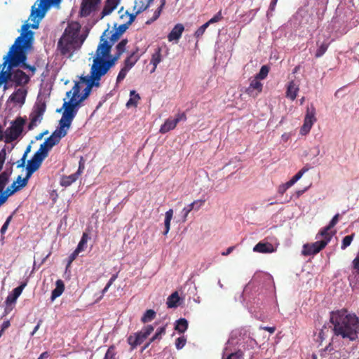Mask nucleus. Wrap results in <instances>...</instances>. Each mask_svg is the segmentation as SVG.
I'll return each instance as SVG.
<instances>
[{
	"mask_svg": "<svg viewBox=\"0 0 359 359\" xmlns=\"http://www.w3.org/2000/svg\"><path fill=\"white\" fill-rule=\"evenodd\" d=\"M353 273L349 275L348 280L353 289H359V251L352 261Z\"/></svg>",
	"mask_w": 359,
	"mask_h": 359,
	"instance_id": "nucleus-13",
	"label": "nucleus"
},
{
	"mask_svg": "<svg viewBox=\"0 0 359 359\" xmlns=\"http://www.w3.org/2000/svg\"><path fill=\"white\" fill-rule=\"evenodd\" d=\"M311 152L315 157L318 156L320 152V147L318 145L313 147L311 149Z\"/></svg>",
	"mask_w": 359,
	"mask_h": 359,
	"instance_id": "nucleus-57",
	"label": "nucleus"
},
{
	"mask_svg": "<svg viewBox=\"0 0 359 359\" xmlns=\"http://www.w3.org/2000/svg\"><path fill=\"white\" fill-rule=\"evenodd\" d=\"M184 30V27L182 24L178 23L175 25L171 32L168 35V39L170 42L177 43L181 38L182 34Z\"/></svg>",
	"mask_w": 359,
	"mask_h": 359,
	"instance_id": "nucleus-19",
	"label": "nucleus"
},
{
	"mask_svg": "<svg viewBox=\"0 0 359 359\" xmlns=\"http://www.w3.org/2000/svg\"><path fill=\"white\" fill-rule=\"evenodd\" d=\"M55 288L52 291L51 301H54L60 297L65 290V285L62 280H57L55 283Z\"/></svg>",
	"mask_w": 359,
	"mask_h": 359,
	"instance_id": "nucleus-27",
	"label": "nucleus"
},
{
	"mask_svg": "<svg viewBox=\"0 0 359 359\" xmlns=\"http://www.w3.org/2000/svg\"><path fill=\"white\" fill-rule=\"evenodd\" d=\"M88 239V236L87 233H83L81 239L75 250H76L79 252L83 251L86 247Z\"/></svg>",
	"mask_w": 359,
	"mask_h": 359,
	"instance_id": "nucleus-37",
	"label": "nucleus"
},
{
	"mask_svg": "<svg viewBox=\"0 0 359 359\" xmlns=\"http://www.w3.org/2000/svg\"><path fill=\"white\" fill-rule=\"evenodd\" d=\"M165 333V327H161L156 330L155 334L151 338V341H155L156 340H160L162 336Z\"/></svg>",
	"mask_w": 359,
	"mask_h": 359,
	"instance_id": "nucleus-39",
	"label": "nucleus"
},
{
	"mask_svg": "<svg viewBox=\"0 0 359 359\" xmlns=\"http://www.w3.org/2000/svg\"><path fill=\"white\" fill-rule=\"evenodd\" d=\"M316 238L318 239L316 242L304 245L303 255H311L317 254L327 245L332 238V236H320L319 233L316 236Z\"/></svg>",
	"mask_w": 359,
	"mask_h": 359,
	"instance_id": "nucleus-9",
	"label": "nucleus"
},
{
	"mask_svg": "<svg viewBox=\"0 0 359 359\" xmlns=\"http://www.w3.org/2000/svg\"><path fill=\"white\" fill-rule=\"evenodd\" d=\"M117 5V0H107L106 5L102 11V14L104 15L110 14L114 9L116 8Z\"/></svg>",
	"mask_w": 359,
	"mask_h": 359,
	"instance_id": "nucleus-31",
	"label": "nucleus"
},
{
	"mask_svg": "<svg viewBox=\"0 0 359 359\" xmlns=\"http://www.w3.org/2000/svg\"><path fill=\"white\" fill-rule=\"evenodd\" d=\"M41 323V320H39V323H37V325L34 327L33 331L32 332V333H31L32 336H33L37 332V330L39 329Z\"/></svg>",
	"mask_w": 359,
	"mask_h": 359,
	"instance_id": "nucleus-61",
	"label": "nucleus"
},
{
	"mask_svg": "<svg viewBox=\"0 0 359 359\" xmlns=\"http://www.w3.org/2000/svg\"><path fill=\"white\" fill-rule=\"evenodd\" d=\"M46 107L43 104H41L40 106H38L36 109L33 111L37 114L38 115H41V116L43 117V113L45 111Z\"/></svg>",
	"mask_w": 359,
	"mask_h": 359,
	"instance_id": "nucleus-53",
	"label": "nucleus"
},
{
	"mask_svg": "<svg viewBox=\"0 0 359 359\" xmlns=\"http://www.w3.org/2000/svg\"><path fill=\"white\" fill-rule=\"evenodd\" d=\"M309 170V168H303L302 169H301L295 175V178L297 179L298 180H299L303 176V175L307 172Z\"/></svg>",
	"mask_w": 359,
	"mask_h": 359,
	"instance_id": "nucleus-55",
	"label": "nucleus"
},
{
	"mask_svg": "<svg viewBox=\"0 0 359 359\" xmlns=\"http://www.w3.org/2000/svg\"><path fill=\"white\" fill-rule=\"evenodd\" d=\"M61 0H37L32 7L29 20L32 22V28L37 29L39 22L45 17L51 6L59 5Z\"/></svg>",
	"mask_w": 359,
	"mask_h": 359,
	"instance_id": "nucleus-7",
	"label": "nucleus"
},
{
	"mask_svg": "<svg viewBox=\"0 0 359 359\" xmlns=\"http://www.w3.org/2000/svg\"><path fill=\"white\" fill-rule=\"evenodd\" d=\"M121 36V35L115 29H107L102 35L100 43H102L104 41H107V39H109V41H108V42L111 43L112 46L116 41H118Z\"/></svg>",
	"mask_w": 359,
	"mask_h": 359,
	"instance_id": "nucleus-22",
	"label": "nucleus"
},
{
	"mask_svg": "<svg viewBox=\"0 0 359 359\" xmlns=\"http://www.w3.org/2000/svg\"><path fill=\"white\" fill-rule=\"evenodd\" d=\"M234 344V340L233 339L228 340L223 351V355H228L226 359H241L243 356V352L241 351L231 352L233 349L231 348V346Z\"/></svg>",
	"mask_w": 359,
	"mask_h": 359,
	"instance_id": "nucleus-17",
	"label": "nucleus"
},
{
	"mask_svg": "<svg viewBox=\"0 0 359 359\" xmlns=\"http://www.w3.org/2000/svg\"><path fill=\"white\" fill-rule=\"evenodd\" d=\"M330 321L334 326L336 336L348 341L355 340L359 334V320L358 317L346 310L332 312Z\"/></svg>",
	"mask_w": 359,
	"mask_h": 359,
	"instance_id": "nucleus-4",
	"label": "nucleus"
},
{
	"mask_svg": "<svg viewBox=\"0 0 359 359\" xmlns=\"http://www.w3.org/2000/svg\"><path fill=\"white\" fill-rule=\"evenodd\" d=\"M156 316V312L152 309L147 310L142 316L141 320L142 323H146L151 321Z\"/></svg>",
	"mask_w": 359,
	"mask_h": 359,
	"instance_id": "nucleus-35",
	"label": "nucleus"
},
{
	"mask_svg": "<svg viewBox=\"0 0 359 359\" xmlns=\"http://www.w3.org/2000/svg\"><path fill=\"white\" fill-rule=\"evenodd\" d=\"M339 214H336L332 217V219L330 222L329 224L327 226L324 227L320 231V236H332V235L329 232V231L337 224V222L339 221Z\"/></svg>",
	"mask_w": 359,
	"mask_h": 359,
	"instance_id": "nucleus-26",
	"label": "nucleus"
},
{
	"mask_svg": "<svg viewBox=\"0 0 359 359\" xmlns=\"http://www.w3.org/2000/svg\"><path fill=\"white\" fill-rule=\"evenodd\" d=\"M49 356V354L48 352H43L42 353L40 356L38 358V359H46Z\"/></svg>",
	"mask_w": 359,
	"mask_h": 359,
	"instance_id": "nucleus-63",
	"label": "nucleus"
},
{
	"mask_svg": "<svg viewBox=\"0 0 359 359\" xmlns=\"http://www.w3.org/2000/svg\"><path fill=\"white\" fill-rule=\"evenodd\" d=\"M71 116L65 114L63 119L59 121V126L48 137L45 142L40 145L39 149L35 152L33 157L27 161L26 166V176L22 179L18 176L17 180L8 187L5 191H3L4 174L1 173V205L4 203L8 198L20 190L27 184L28 180L32 174L36 172L41 166L43 161L47 157L49 151L60 140L64 137L69 129V121Z\"/></svg>",
	"mask_w": 359,
	"mask_h": 359,
	"instance_id": "nucleus-2",
	"label": "nucleus"
},
{
	"mask_svg": "<svg viewBox=\"0 0 359 359\" xmlns=\"http://www.w3.org/2000/svg\"><path fill=\"white\" fill-rule=\"evenodd\" d=\"M31 145H28L27 147L26 148L25 151V153L23 154V156H25V157L27 158V154L31 151Z\"/></svg>",
	"mask_w": 359,
	"mask_h": 359,
	"instance_id": "nucleus-64",
	"label": "nucleus"
},
{
	"mask_svg": "<svg viewBox=\"0 0 359 359\" xmlns=\"http://www.w3.org/2000/svg\"><path fill=\"white\" fill-rule=\"evenodd\" d=\"M27 95V90L23 88H18L10 97V100L20 104H24Z\"/></svg>",
	"mask_w": 359,
	"mask_h": 359,
	"instance_id": "nucleus-23",
	"label": "nucleus"
},
{
	"mask_svg": "<svg viewBox=\"0 0 359 359\" xmlns=\"http://www.w3.org/2000/svg\"><path fill=\"white\" fill-rule=\"evenodd\" d=\"M81 25L77 22L69 23L57 43L60 53L68 57L79 49L86 39V36L80 34Z\"/></svg>",
	"mask_w": 359,
	"mask_h": 359,
	"instance_id": "nucleus-5",
	"label": "nucleus"
},
{
	"mask_svg": "<svg viewBox=\"0 0 359 359\" xmlns=\"http://www.w3.org/2000/svg\"><path fill=\"white\" fill-rule=\"evenodd\" d=\"M204 201L197 200L194 201L191 203L189 204L187 206L184 207L182 210V222H185L187 220V217L189 213L195 208V205L198 204V205L196 208V210H198L201 208L202 205L203 204Z\"/></svg>",
	"mask_w": 359,
	"mask_h": 359,
	"instance_id": "nucleus-24",
	"label": "nucleus"
},
{
	"mask_svg": "<svg viewBox=\"0 0 359 359\" xmlns=\"http://www.w3.org/2000/svg\"><path fill=\"white\" fill-rule=\"evenodd\" d=\"M32 24L22 26L21 34L15 39L6 55L4 57L1 69V84L4 90L9 87H24L35 74L34 65L26 63L27 54L33 48L34 33L29 30Z\"/></svg>",
	"mask_w": 359,
	"mask_h": 359,
	"instance_id": "nucleus-1",
	"label": "nucleus"
},
{
	"mask_svg": "<svg viewBox=\"0 0 359 359\" xmlns=\"http://www.w3.org/2000/svg\"><path fill=\"white\" fill-rule=\"evenodd\" d=\"M101 0H83L81 7V13L83 16H87L94 11L100 4Z\"/></svg>",
	"mask_w": 359,
	"mask_h": 359,
	"instance_id": "nucleus-16",
	"label": "nucleus"
},
{
	"mask_svg": "<svg viewBox=\"0 0 359 359\" xmlns=\"http://www.w3.org/2000/svg\"><path fill=\"white\" fill-rule=\"evenodd\" d=\"M26 158L25 156H22V157L16 162L17 167L23 168L25 165Z\"/></svg>",
	"mask_w": 359,
	"mask_h": 359,
	"instance_id": "nucleus-56",
	"label": "nucleus"
},
{
	"mask_svg": "<svg viewBox=\"0 0 359 359\" xmlns=\"http://www.w3.org/2000/svg\"><path fill=\"white\" fill-rule=\"evenodd\" d=\"M26 285L27 282L22 283L20 286L15 287L12 292L8 294L5 302L6 306L4 309V313L6 315L13 310L18 298L20 297Z\"/></svg>",
	"mask_w": 359,
	"mask_h": 359,
	"instance_id": "nucleus-12",
	"label": "nucleus"
},
{
	"mask_svg": "<svg viewBox=\"0 0 359 359\" xmlns=\"http://www.w3.org/2000/svg\"><path fill=\"white\" fill-rule=\"evenodd\" d=\"M80 252L75 250L69 257L68 265H70L72 262L77 257Z\"/></svg>",
	"mask_w": 359,
	"mask_h": 359,
	"instance_id": "nucleus-54",
	"label": "nucleus"
},
{
	"mask_svg": "<svg viewBox=\"0 0 359 359\" xmlns=\"http://www.w3.org/2000/svg\"><path fill=\"white\" fill-rule=\"evenodd\" d=\"M108 67L106 66L100 67L97 63L93 61V64L90 67V74L87 76H81V80L86 84V87L84 89V94L81 96L79 83L76 82L72 88V91L67 93V96L70 97L68 102L65 101L62 108L65 109L62 118L60 121H62L67 113L71 116L69 121V128L71 127L72 122L76 116L77 111L80 107V102L86 99L91 92L93 88H98L100 86V80L107 73Z\"/></svg>",
	"mask_w": 359,
	"mask_h": 359,
	"instance_id": "nucleus-3",
	"label": "nucleus"
},
{
	"mask_svg": "<svg viewBox=\"0 0 359 359\" xmlns=\"http://www.w3.org/2000/svg\"><path fill=\"white\" fill-rule=\"evenodd\" d=\"M276 250V248L270 243L259 242L253 248V251L259 253H272Z\"/></svg>",
	"mask_w": 359,
	"mask_h": 359,
	"instance_id": "nucleus-21",
	"label": "nucleus"
},
{
	"mask_svg": "<svg viewBox=\"0 0 359 359\" xmlns=\"http://www.w3.org/2000/svg\"><path fill=\"white\" fill-rule=\"evenodd\" d=\"M128 43L127 39L121 40L116 46V53L112 57H110L111 43L108 41H104L100 43L93 57V62L100 67H107V72L114 66L116 62L120 56L126 51V47Z\"/></svg>",
	"mask_w": 359,
	"mask_h": 359,
	"instance_id": "nucleus-6",
	"label": "nucleus"
},
{
	"mask_svg": "<svg viewBox=\"0 0 359 359\" xmlns=\"http://www.w3.org/2000/svg\"><path fill=\"white\" fill-rule=\"evenodd\" d=\"M137 60L138 59L134 55V53H132L125 60L123 67H126L130 70L137 62Z\"/></svg>",
	"mask_w": 359,
	"mask_h": 359,
	"instance_id": "nucleus-36",
	"label": "nucleus"
},
{
	"mask_svg": "<svg viewBox=\"0 0 359 359\" xmlns=\"http://www.w3.org/2000/svg\"><path fill=\"white\" fill-rule=\"evenodd\" d=\"M140 100V96L135 90H132L130 92V99L126 103V107L130 108V107H136L138 101Z\"/></svg>",
	"mask_w": 359,
	"mask_h": 359,
	"instance_id": "nucleus-29",
	"label": "nucleus"
},
{
	"mask_svg": "<svg viewBox=\"0 0 359 359\" xmlns=\"http://www.w3.org/2000/svg\"><path fill=\"white\" fill-rule=\"evenodd\" d=\"M262 90V83L259 79H253L246 89V93L252 97L257 96Z\"/></svg>",
	"mask_w": 359,
	"mask_h": 359,
	"instance_id": "nucleus-18",
	"label": "nucleus"
},
{
	"mask_svg": "<svg viewBox=\"0 0 359 359\" xmlns=\"http://www.w3.org/2000/svg\"><path fill=\"white\" fill-rule=\"evenodd\" d=\"M162 61V55H161V48L158 47L154 53L151 55V59L150 63L153 65V69L151 70V72L153 73L156 71V69L158 65Z\"/></svg>",
	"mask_w": 359,
	"mask_h": 359,
	"instance_id": "nucleus-25",
	"label": "nucleus"
},
{
	"mask_svg": "<svg viewBox=\"0 0 359 359\" xmlns=\"http://www.w3.org/2000/svg\"><path fill=\"white\" fill-rule=\"evenodd\" d=\"M209 23H205L202 26H201L194 33V36L196 38L201 37L204 32H205L206 29L208 27Z\"/></svg>",
	"mask_w": 359,
	"mask_h": 359,
	"instance_id": "nucleus-46",
	"label": "nucleus"
},
{
	"mask_svg": "<svg viewBox=\"0 0 359 359\" xmlns=\"http://www.w3.org/2000/svg\"><path fill=\"white\" fill-rule=\"evenodd\" d=\"M165 4V0H163L161 1V4L160 6L154 12L153 15H152L151 20L149 21H148L147 23H150L151 22H154V21H155L156 20H157L158 18V17L160 16L161 13L162 11V9L164 7Z\"/></svg>",
	"mask_w": 359,
	"mask_h": 359,
	"instance_id": "nucleus-38",
	"label": "nucleus"
},
{
	"mask_svg": "<svg viewBox=\"0 0 359 359\" xmlns=\"http://www.w3.org/2000/svg\"><path fill=\"white\" fill-rule=\"evenodd\" d=\"M172 216H173V210L172 209H169L165 213V221H164L165 231L163 232L164 235H167L170 229V222L172 219Z\"/></svg>",
	"mask_w": 359,
	"mask_h": 359,
	"instance_id": "nucleus-30",
	"label": "nucleus"
},
{
	"mask_svg": "<svg viewBox=\"0 0 359 359\" xmlns=\"http://www.w3.org/2000/svg\"><path fill=\"white\" fill-rule=\"evenodd\" d=\"M116 353L113 346L109 347L104 355V359H115Z\"/></svg>",
	"mask_w": 359,
	"mask_h": 359,
	"instance_id": "nucleus-48",
	"label": "nucleus"
},
{
	"mask_svg": "<svg viewBox=\"0 0 359 359\" xmlns=\"http://www.w3.org/2000/svg\"><path fill=\"white\" fill-rule=\"evenodd\" d=\"M118 277V274H114L108 283H107L106 286L104 287V289L102 291V296L100 297V299H102V296L108 291L109 288L111 287V285L113 284V283L116 280V279Z\"/></svg>",
	"mask_w": 359,
	"mask_h": 359,
	"instance_id": "nucleus-43",
	"label": "nucleus"
},
{
	"mask_svg": "<svg viewBox=\"0 0 359 359\" xmlns=\"http://www.w3.org/2000/svg\"><path fill=\"white\" fill-rule=\"evenodd\" d=\"M180 297L177 292H173L167 299V306L168 308H175L177 306Z\"/></svg>",
	"mask_w": 359,
	"mask_h": 359,
	"instance_id": "nucleus-32",
	"label": "nucleus"
},
{
	"mask_svg": "<svg viewBox=\"0 0 359 359\" xmlns=\"http://www.w3.org/2000/svg\"><path fill=\"white\" fill-rule=\"evenodd\" d=\"M10 326V322L9 320H6V321H4L2 324H1V332L8 328V327Z\"/></svg>",
	"mask_w": 359,
	"mask_h": 359,
	"instance_id": "nucleus-60",
	"label": "nucleus"
},
{
	"mask_svg": "<svg viewBox=\"0 0 359 359\" xmlns=\"http://www.w3.org/2000/svg\"><path fill=\"white\" fill-rule=\"evenodd\" d=\"M328 45L326 43H322L316 50V57H321L327 50Z\"/></svg>",
	"mask_w": 359,
	"mask_h": 359,
	"instance_id": "nucleus-47",
	"label": "nucleus"
},
{
	"mask_svg": "<svg viewBox=\"0 0 359 359\" xmlns=\"http://www.w3.org/2000/svg\"><path fill=\"white\" fill-rule=\"evenodd\" d=\"M188 327V321L185 318H180L176 321L175 330L180 333H184Z\"/></svg>",
	"mask_w": 359,
	"mask_h": 359,
	"instance_id": "nucleus-34",
	"label": "nucleus"
},
{
	"mask_svg": "<svg viewBox=\"0 0 359 359\" xmlns=\"http://www.w3.org/2000/svg\"><path fill=\"white\" fill-rule=\"evenodd\" d=\"M25 120L22 117H18L11 122L10 127L6 129L4 133L1 130V140L4 139L6 143L13 142L22 133Z\"/></svg>",
	"mask_w": 359,
	"mask_h": 359,
	"instance_id": "nucleus-8",
	"label": "nucleus"
},
{
	"mask_svg": "<svg viewBox=\"0 0 359 359\" xmlns=\"http://www.w3.org/2000/svg\"><path fill=\"white\" fill-rule=\"evenodd\" d=\"M128 28V25L127 23L121 25L118 28L114 29L116 32H118L121 35H122L126 29Z\"/></svg>",
	"mask_w": 359,
	"mask_h": 359,
	"instance_id": "nucleus-52",
	"label": "nucleus"
},
{
	"mask_svg": "<svg viewBox=\"0 0 359 359\" xmlns=\"http://www.w3.org/2000/svg\"><path fill=\"white\" fill-rule=\"evenodd\" d=\"M154 0H135L134 10L136 14L146 10Z\"/></svg>",
	"mask_w": 359,
	"mask_h": 359,
	"instance_id": "nucleus-28",
	"label": "nucleus"
},
{
	"mask_svg": "<svg viewBox=\"0 0 359 359\" xmlns=\"http://www.w3.org/2000/svg\"><path fill=\"white\" fill-rule=\"evenodd\" d=\"M233 249H234L233 246H231V247L228 248L226 251H224V252H222V256H227V255H229L230 253L232 252Z\"/></svg>",
	"mask_w": 359,
	"mask_h": 359,
	"instance_id": "nucleus-58",
	"label": "nucleus"
},
{
	"mask_svg": "<svg viewBox=\"0 0 359 359\" xmlns=\"http://www.w3.org/2000/svg\"><path fill=\"white\" fill-rule=\"evenodd\" d=\"M316 121V108L313 104H310L307 107L304 124L300 128V134L302 135H306Z\"/></svg>",
	"mask_w": 359,
	"mask_h": 359,
	"instance_id": "nucleus-11",
	"label": "nucleus"
},
{
	"mask_svg": "<svg viewBox=\"0 0 359 359\" xmlns=\"http://www.w3.org/2000/svg\"><path fill=\"white\" fill-rule=\"evenodd\" d=\"M136 15H137L136 13L135 14H130L129 20L126 22L128 25H130L135 20Z\"/></svg>",
	"mask_w": 359,
	"mask_h": 359,
	"instance_id": "nucleus-59",
	"label": "nucleus"
},
{
	"mask_svg": "<svg viewBox=\"0 0 359 359\" xmlns=\"http://www.w3.org/2000/svg\"><path fill=\"white\" fill-rule=\"evenodd\" d=\"M187 339L184 336L178 337L175 341V346L177 349H182L186 344Z\"/></svg>",
	"mask_w": 359,
	"mask_h": 359,
	"instance_id": "nucleus-45",
	"label": "nucleus"
},
{
	"mask_svg": "<svg viewBox=\"0 0 359 359\" xmlns=\"http://www.w3.org/2000/svg\"><path fill=\"white\" fill-rule=\"evenodd\" d=\"M299 91V84L294 81H291L287 85L285 95L287 98L290 99L291 100H294L297 96Z\"/></svg>",
	"mask_w": 359,
	"mask_h": 359,
	"instance_id": "nucleus-20",
	"label": "nucleus"
},
{
	"mask_svg": "<svg viewBox=\"0 0 359 359\" xmlns=\"http://www.w3.org/2000/svg\"><path fill=\"white\" fill-rule=\"evenodd\" d=\"M353 238L354 233L345 236L342 240L341 248L342 250H345L347 247H348L351 245Z\"/></svg>",
	"mask_w": 359,
	"mask_h": 359,
	"instance_id": "nucleus-42",
	"label": "nucleus"
},
{
	"mask_svg": "<svg viewBox=\"0 0 359 359\" xmlns=\"http://www.w3.org/2000/svg\"><path fill=\"white\" fill-rule=\"evenodd\" d=\"M222 18V12L219 11L215 15H214L210 20H208L206 23H209V25L210 24H213L215 22H219Z\"/></svg>",
	"mask_w": 359,
	"mask_h": 359,
	"instance_id": "nucleus-49",
	"label": "nucleus"
},
{
	"mask_svg": "<svg viewBox=\"0 0 359 359\" xmlns=\"http://www.w3.org/2000/svg\"><path fill=\"white\" fill-rule=\"evenodd\" d=\"M186 120V115L184 113L178 114L175 118H169L161 126L160 133L164 134L174 129L177 124L181 121Z\"/></svg>",
	"mask_w": 359,
	"mask_h": 359,
	"instance_id": "nucleus-14",
	"label": "nucleus"
},
{
	"mask_svg": "<svg viewBox=\"0 0 359 359\" xmlns=\"http://www.w3.org/2000/svg\"><path fill=\"white\" fill-rule=\"evenodd\" d=\"M83 169H84V164L82 162V158H81L79 161V165L78 170L75 173L72 174L68 176H64L62 177L61 181H60L61 186L65 187L70 186L72 183H74V182L76 181V180L79 178V177L83 172Z\"/></svg>",
	"mask_w": 359,
	"mask_h": 359,
	"instance_id": "nucleus-15",
	"label": "nucleus"
},
{
	"mask_svg": "<svg viewBox=\"0 0 359 359\" xmlns=\"http://www.w3.org/2000/svg\"><path fill=\"white\" fill-rule=\"evenodd\" d=\"M290 187H291L287 182L283 184L278 187V192L283 195Z\"/></svg>",
	"mask_w": 359,
	"mask_h": 359,
	"instance_id": "nucleus-50",
	"label": "nucleus"
},
{
	"mask_svg": "<svg viewBox=\"0 0 359 359\" xmlns=\"http://www.w3.org/2000/svg\"><path fill=\"white\" fill-rule=\"evenodd\" d=\"M298 181L297 179L295 178L294 175L292 177L290 180L287 182L290 187L293 186Z\"/></svg>",
	"mask_w": 359,
	"mask_h": 359,
	"instance_id": "nucleus-62",
	"label": "nucleus"
},
{
	"mask_svg": "<svg viewBox=\"0 0 359 359\" xmlns=\"http://www.w3.org/2000/svg\"><path fill=\"white\" fill-rule=\"evenodd\" d=\"M7 144H8V145L1 149V166L3 165L4 160H5L4 156L6 155V151H8V153L11 152L15 145V143H13V142H10V143H7Z\"/></svg>",
	"mask_w": 359,
	"mask_h": 359,
	"instance_id": "nucleus-41",
	"label": "nucleus"
},
{
	"mask_svg": "<svg viewBox=\"0 0 359 359\" xmlns=\"http://www.w3.org/2000/svg\"><path fill=\"white\" fill-rule=\"evenodd\" d=\"M128 72V69H127L125 67H123L117 76L116 82L120 83L121 81H122L126 76Z\"/></svg>",
	"mask_w": 359,
	"mask_h": 359,
	"instance_id": "nucleus-44",
	"label": "nucleus"
},
{
	"mask_svg": "<svg viewBox=\"0 0 359 359\" xmlns=\"http://www.w3.org/2000/svg\"><path fill=\"white\" fill-rule=\"evenodd\" d=\"M154 327L151 325L144 326L140 332H135L130 335L128 339V343L130 345L131 348L134 349L137 346L143 343V341L154 331Z\"/></svg>",
	"mask_w": 359,
	"mask_h": 359,
	"instance_id": "nucleus-10",
	"label": "nucleus"
},
{
	"mask_svg": "<svg viewBox=\"0 0 359 359\" xmlns=\"http://www.w3.org/2000/svg\"><path fill=\"white\" fill-rule=\"evenodd\" d=\"M12 217L13 215H10L6 220V222H4V225L1 226V234L4 233L6 232V231L8 229V226L12 219Z\"/></svg>",
	"mask_w": 359,
	"mask_h": 359,
	"instance_id": "nucleus-51",
	"label": "nucleus"
},
{
	"mask_svg": "<svg viewBox=\"0 0 359 359\" xmlns=\"http://www.w3.org/2000/svg\"><path fill=\"white\" fill-rule=\"evenodd\" d=\"M269 72V68L266 65H264L261 67L259 72L255 76V78L262 80L264 79Z\"/></svg>",
	"mask_w": 359,
	"mask_h": 359,
	"instance_id": "nucleus-40",
	"label": "nucleus"
},
{
	"mask_svg": "<svg viewBox=\"0 0 359 359\" xmlns=\"http://www.w3.org/2000/svg\"><path fill=\"white\" fill-rule=\"evenodd\" d=\"M42 118L43 117L41 116L40 114L38 115L35 112H32L30 115V122L28 126V129L32 130L34 128L38 125V123L41 121Z\"/></svg>",
	"mask_w": 359,
	"mask_h": 359,
	"instance_id": "nucleus-33",
	"label": "nucleus"
}]
</instances>
